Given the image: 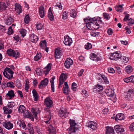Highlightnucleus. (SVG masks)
Listing matches in <instances>:
<instances>
[{
  "label": "nucleus",
  "mask_w": 134,
  "mask_h": 134,
  "mask_svg": "<svg viewBox=\"0 0 134 134\" xmlns=\"http://www.w3.org/2000/svg\"><path fill=\"white\" fill-rule=\"evenodd\" d=\"M70 127L68 129L67 131L69 134H71L72 133H74L77 130V128L75 127L76 123L75 122V121L73 120H70Z\"/></svg>",
  "instance_id": "f257e3e1"
},
{
  "label": "nucleus",
  "mask_w": 134,
  "mask_h": 134,
  "mask_svg": "<svg viewBox=\"0 0 134 134\" xmlns=\"http://www.w3.org/2000/svg\"><path fill=\"white\" fill-rule=\"evenodd\" d=\"M13 74V72L10 68H6L3 72L4 76L8 79L12 78Z\"/></svg>",
  "instance_id": "f03ea898"
},
{
  "label": "nucleus",
  "mask_w": 134,
  "mask_h": 134,
  "mask_svg": "<svg viewBox=\"0 0 134 134\" xmlns=\"http://www.w3.org/2000/svg\"><path fill=\"white\" fill-rule=\"evenodd\" d=\"M7 53L9 56L14 57L15 58H18L20 55L19 52L18 51L13 50L11 48L7 49Z\"/></svg>",
  "instance_id": "7ed1b4c3"
},
{
  "label": "nucleus",
  "mask_w": 134,
  "mask_h": 134,
  "mask_svg": "<svg viewBox=\"0 0 134 134\" xmlns=\"http://www.w3.org/2000/svg\"><path fill=\"white\" fill-rule=\"evenodd\" d=\"M121 57V53L119 51H116L110 54L109 58L111 60H117Z\"/></svg>",
  "instance_id": "20e7f679"
},
{
  "label": "nucleus",
  "mask_w": 134,
  "mask_h": 134,
  "mask_svg": "<svg viewBox=\"0 0 134 134\" xmlns=\"http://www.w3.org/2000/svg\"><path fill=\"white\" fill-rule=\"evenodd\" d=\"M47 132L48 134H56V131L55 128L50 124L46 127Z\"/></svg>",
  "instance_id": "39448f33"
},
{
  "label": "nucleus",
  "mask_w": 134,
  "mask_h": 134,
  "mask_svg": "<svg viewBox=\"0 0 134 134\" xmlns=\"http://www.w3.org/2000/svg\"><path fill=\"white\" fill-rule=\"evenodd\" d=\"M44 104L47 107L50 108L53 105V102L50 98L47 97L44 100Z\"/></svg>",
  "instance_id": "423d86ee"
},
{
  "label": "nucleus",
  "mask_w": 134,
  "mask_h": 134,
  "mask_svg": "<svg viewBox=\"0 0 134 134\" xmlns=\"http://www.w3.org/2000/svg\"><path fill=\"white\" fill-rule=\"evenodd\" d=\"M72 41L71 38L69 36L66 35L64 37V43L66 45L70 46L72 43Z\"/></svg>",
  "instance_id": "0eeeda50"
},
{
  "label": "nucleus",
  "mask_w": 134,
  "mask_h": 134,
  "mask_svg": "<svg viewBox=\"0 0 134 134\" xmlns=\"http://www.w3.org/2000/svg\"><path fill=\"white\" fill-rule=\"evenodd\" d=\"M46 43V41L45 40L41 41L40 43V48L43 49H44L47 52H48V48L47 47Z\"/></svg>",
  "instance_id": "6e6552de"
},
{
  "label": "nucleus",
  "mask_w": 134,
  "mask_h": 134,
  "mask_svg": "<svg viewBox=\"0 0 134 134\" xmlns=\"http://www.w3.org/2000/svg\"><path fill=\"white\" fill-rule=\"evenodd\" d=\"M103 86L99 84H97L93 88V91L95 92H98V93L100 94V92L103 90Z\"/></svg>",
  "instance_id": "1a4fd4ad"
},
{
  "label": "nucleus",
  "mask_w": 134,
  "mask_h": 134,
  "mask_svg": "<svg viewBox=\"0 0 134 134\" xmlns=\"http://www.w3.org/2000/svg\"><path fill=\"white\" fill-rule=\"evenodd\" d=\"M48 80L47 78H45L43 80L41 81L40 83L38 85L39 88L42 89L43 86H47Z\"/></svg>",
  "instance_id": "9d476101"
},
{
  "label": "nucleus",
  "mask_w": 134,
  "mask_h": 134,
  "mask_svg": "<svg viewBox=\"0 0 134 134\" xmlns=\"http://www.w3.org/2000/svg\"><path fill=\"white\" fill-rule=\"evenodd\" d=\"M73 64V60L70 58L66 59L64 63L65 67L67 68H69Z\"/></svg>",
  "instance_id": "9b49d317"
},
{
  "label": "nucleus",
  "mask_w": 134,
  "mask_h": 134,
  "mask_svg": "<svg viewBox=\"0 0 134 134\" xmlns=\"http://www.w3.org/2000/svg\"><path fill=\"white\" fill-rule=\"evenodd\" d=\"M105 92L109 97H112L114 95V91L111 88H109L106 89Z\"/></svg>",
  "instance_id": "f8f14e48"
},
{
  "label": "nucleus",
  "mask_w": 134,
  "mask_h": 134,
  "mask_svg": "<svg viewBox=\"0 0 134 134\" xmlns=\"http://www.w3.org/2000/svg\"><path fill=\"white\" fill-rule=\"evenodd\" d=\"M3 126L6 129L10 130L13 128V125L9 121H5L3 123Z\"/></svg>",
  "instance_id": "ddd939ff"
},
{
  "label": "nucleus",
  "mask_w": 134,
  "mask_h": 134,
  "mask_svg": "<svg viewBox=\"0 0 134 134\" xmlns=\"http://www.w3.org/2000/svg\"><path fill=\"white\" fill-rule=\"evenodd\" d=\"M59 116L61 117L65 118L67 114L66 111L63 108L60 109L58 112Z\"/></svg>",
  "instance_id": "4468645a"
},
{
  "label": "nucleus",
  "mask_w": 134,
  "mask_h": 134,
  "mask_svg": "<svg viewBox=\"0 0 134 134\" xmlns=\"http://www.w3.org/2000/svg\"><path fill=\"white\" fill-rule=\"evenodd\" d=\"M14 21L13 18L9 16L5 20V23L7 25H9L14 22Z\"/></svg>",
  "instance_id": "2eb2a0df"
},
{
  "label": "nucleus",
  "mask_w": 134,
  "mask_h": 134,
  "mask_svg": "<svg viewBox=\"0 0 134 134\" xmlns=\"http://www.w3.org/2000/svg\"><path fill=\"white\" fill-rule=\"evenodd\" d=\"M27 129H28L29 133L30 134H34L35 132L32 125L31 123H29L27 124Z\"/></svg>",
  "instance_id": "dca6fc26"
},
{
  "label": "nucleus",
  "mask_w": 134,
  "mask_h": 134,
  "mask_svg": "<svg viewBox=\"0 0 134 134\" xmlns=\"http://www.w3.org/2000/svg\"><path fill=\"white\" fill-rule=\"evenodd\" d=\"M39 14L42 18H44L45 15L44 8L43 6H40L39 10Z\"/></svg>",
  "instance_id": "f3484780"
},
{
  "label": "nucleus",
  "mask_w": 134,
  "mask_h": 134,
  "mask_svg": "<svg viewBox=\"0 0 134 134\" xmlns=\"http://www.w3.org/2000/svg\"><path fill=\"white\" fill-rule=\"evenodd\" d=\"M87 126L93 130H95L97 128V124L95 122L91 121L87 123Z\"/></svg>",
  "instance_id": "a211bd4d"
},
{
  "label": "nucleus",
  "mask_w": 134,
  "mask_h": 134,
  "mask_svg": "<svg viewBox=\"0 0 134 134\" xmlns=\"http://www.w3.org/2000/svg\"><path fill=\"white\" fill-rule=\"evenodd\" d=\"M31 111L33 114L34 117H36L37 114L40 112L39 108H32Z\"/></svg>",
  "instance_id": "6ab92c4d"
},
{
  "label": "nucleus",
  "mask_w": 134,
  "mask_h": 134,
  "mask_svg": "<svg viewBox=\"0 0 134 134\" xmlns=\"http://www.w3.org/2000/svg\"><path fill=\"white\" fill-rule=\"evenodd\" d=\"M124 115L121 113L118 114L115 119L116 121H117L118 120H124Z\"/></svg>",
  "instance_id": "aec40b11"
},
{
  "label": "nucleus",
  "mask_w": 134,
  "mask_h": 134,
  "mask_svg": "<svg viewBox=\"0 0 134 134\" xmlns=\"http://www.w3.org/2000/svg\"><path fill=\"white\" fill-rule=\"evenodd\" d=\"M67 75L66 74L62 73L60 76L59 81L61 82V84H63L67 78Z\"/></svg>",
  "instance_id": "412c9836"
},
{
  "label": "nucleus",
  "mask_w": 134,
  "mask_h": 134,
  "mask_svg": "<svg viewBox=\"0 0 134 134\" xmlns=\"http://www.w3.org/2000/svg\"><path fill=\"white\" fill-rule=\"evenodd\" d=\"M84 20L86 22V25L88 28L89 30L92 29L91 27L92 28L93 23H91L90 21L89 22L87 18L84 19Z\"/></svg>",
  "instance_id": "4be33fe9"
},
{
  "label": "nucleus",
  "mask_w": 134,
  "mask_h": 134,
  "mask_svg": "<svg viewBox=\"0 0 134 134\" xmlns=\"http://www.w3.org/2000/svg\"><path fill=\"white\" fill-rule=\"evenodd\" d=\"M15 6V11L17 13L20 14L22 12L21 6L18 3H16Z\"/></svg>",
  "instance_id": "5701e85b"
},
{
  "label": "nucleus",
  "mask_w": 134,
  "mask_h": 134,
  "mask_svg": "<svg viewBox=\"0 0 134 134\" xmlns=\"http://www.w3.org/2000/svg\"><path fill=\"white\" fill-rule=\"evenodd\" d=\"M30 39L31 41L33 43H36L38 40L37 36L34 34H32L30 35Z\"/></svg>",
  "instance_id": "b1692460"
},
{
  "label": "nucleus",
  "mask_w": 134,
  "mask_h": 134,
  "mask_svg": "<svg viewBox=\"0 0 134 134\" xmlns=\"http://www.w3.org/2000/svg\"><path fill=\"white\" fill-rule=\"evenodd\" d=\"M106 134H114V130L113 127L108 126L106 127Z\"/></svg>",
  "instance_id": "393cba45"
},
{
  "label": "nucleus",
  "mask_w": 134,
  "mask_h": 134,
  "mask_svg": "<svg viewBox=\"0 0 134 134\" xmlns=\"http://www.w3.org/2000/svg\"><path fill=\"white\" fill-rule=\"evenodd\" d=\"M61 50L59 48H57L55 50V55L56 58H59L61 55Z\"/></svg>",
  "instance_id": "a878e982"
},
{
  "label": "nucleus",
  "mask_w": 134,
  "mask_h": 134,
  "mask_svg": "<svg viewBox=\"0 0 134 134\" xmlns=\"http://www.w3.org/2000/svg\"><path fill=\"white\" fill-rule=\"evenodd\" d=\"M114 129L117 132H122L124 131V128L122 126L116 125L114 126Z\"/></svg>",
  "instance_id": "bb28decb"
},
{
  "label": "nucleus",
  "mask_w": 134,
  "mask_h": 134,
  "mask_svg": "<svg viewBox=\"0 0 134 134\" xmlns=\"http://www.w3.org/2000/svg\"><path fill=\"white\" fill-rule=\"evenodd\" d=\"M51 64L49 63L44 68V72L46 75L51 70Z\"/></svg>",
  "instance_id": "cd10ccee"
},
{
  "label": "nucleus",
  "mask_w": 134,
  "mask_h": 134,
  "mask_svg": "<svg viewBox=\"0 0 134 134\" xmlns=\"http://www.w3.org/2000/svg\"><path fill=\"white\" fill-rule=\"evenodd\" d=\"M48 17L49 19L51 21L54 20V16L52 11V9L51 7H50L48 10Z\"/></svg>",
  "instance_id": "c85d7f7f"
},
{
  "label": "nucleus",
  "mask_w": 134,
  "mask_h": 134,
  "mask_svg": "<svg viewBox=\"0 0 134 134\" xmlns=\"http://www.w3.org/2000/svg\"><path fill=\"white\" fill-rule=\"evenodd\" d=\"M88 20L89 21V22L90 21L92 23H94L97 21H100V22H102V21L100 20V18L99 17H98L97 18L94 17L92 18H90L88 19Z\"/></svg>",
  "instance_id": "c756f323"
},
{
  "label": "nucleus",
  "mask_w": 134,
  "mask_h": 134,
  "mask_svg": "<svg viewBox=\"0 0 134 134\" xmlns=\"http://www.w3.org/2000/svg\"><path fill=\"white\" fill-rule=\"evenodd\" d=\"M7 106L4 107L3 109L5 114H10L12 112V110Z\"/></svg>",
  "instance_id": "7c9ffc66"
},
{
  "label": "nucleus",
  "mask_w": 134,
  "mask_h": 134,
  "mask_svg": "<svg viewBox=\"0 0 134 134\" xmlns=\"http://www.w3.org/2000/svg\"><path fill=\"white\" fill-rule=\"evenodd\" d=\"M90 58L91 60L96 61H98L100 60V59L94 53L92 54L90 56Z\"/></svg>",
  "instance_id": "2f4dec72"
},
{
  "label": "nucleus",
  "mask_w": 134,
  "mask_h": 134,
  "mask_svg": "<svg viewBox=\"0 0 134 134\" xmlns=\"http://www.w3.org/2000/svg\"><path fill=\"white\" fill-rule=\"evenodd\" d=\"M7 8V6L6 5V3L3 2H0V11L2 12L3 10H6Z\"/></svg>",
  "instance_id": "473e14b6"
},
{
  "label": "nucleus",
  "mask_w": 134,
  "mask_h": 134,
  "mask_svg": "<svg viewBox=\"0 0 134 134\" xmlns=\"http://www.w3.org/2000/svg\"><path fill=\"white\" fill-rule=\"evenodd\" d=\"M32 93L34 98V100L35 101H37L38 98V96L36 91L34 89L32 91Z\"/></svg>",
  "instance_id": "72a5a7b5"
},
{
  "label": "nucleus",
  "mask_w": 134,
  "mask_h": 134,
  "mask_svg": "<svg viewBox=\"0 0 134 134\" xmlns=\"http://www.w3.org/2000/svg\"><path fill=\"white\" fill-rule=\"evenodd\" d=\"M6 96H7V97H9L10 99H11L14 97L15 94L14 92L12 90H10L8 91Z\"/></svg>",
  "instance_id": "f704fd0d"
},
{
  "label": "nucleus",
  "mask_w": 134,
  "mask_h": 134,
  "mask_svg": "<svg viewBox=\"0 0 134 134\" xmlns=\"http://www.w3.org/2000/svg\"><path fill=\"white\" fill-rule=\"evenodd\" d=\"M100 76L103 79L104 82L106 84H108L109 83V82L107 78V77L106 76H105L103 74H101Z\"/></svg>",
  "instance_id": "c9c22d12"
},
{
  "label": "nucleus",
  "mask_w": 134,
  "mask_h": 134,
  "mask_svg": "<svg viewBox=\"0 0 134 134\" xmlns=\"http://www.w3.org/2000/svg\"><path fill=\"white\" fill-rule=\"evenodd\" d=\"M26 109L25 107L23 105H20L18 108V111L19 113H22L25 112Z\"/></svg>",
  "instance_id": "e433bc0d"
},
{
  "label": "nucleus",
  "mask_w": 134,
  "mask_h": 134,
  "mask_svg": "<svg viewBox=\"0 0 134 134\" xmlns=\"http://www.w3.org/2000/svg\"><path fill=\"white\" fill-rule=\"evenodd\" d=\"M125 70L127 73L129 74L132 72V69L131 66L128 65L125 68Z\"/></svg>",
  "instance_id": "4c0bfd02"
},
{
  "label": "nucleus",
  "mask_w": 134,
  "mask_h": 134,
  "mask_svg": "<svg viewBox=\"0 0 134 134\" xmlns=\"http://www.w3.org/2000/svg\"><path fill=\"white\" fill-rule=\"evenodd\" d=\"M42 57V54L40 53H37L36 54V55L34 57V60L36 61H37L41 59Z\"/></svg>",
  "instance_id": "58836bf2"
},
{
  "label": "nucleus",
  "mask_w": 134,
  "mask_h": 134,
  "mask_svg": "<svg viewBox=\"0 0 134 134\" xmlns=\"http://www.w3.org/2000/svg\"><path fill=\"white\" fill-rule=\"evenodd\" d=\"M115 8L116 10L118 12H122L123 10L122 6L120 5H116Z\"/></svg>",
  "instance_id": "ea45409f"
},
{
  "label": "nucleus",
  "mask_w": 134,
  "mask_h": 134,
  "mask_svg": "<svg viewBox=\"0 0 134 134\" xmlns=\"http://www.w3.org/2000/svg\"><path fill=\"white\" fill-rule=\"evenodd\" d=\"M19 125L20 127L22 128V129L25 130L27 129L26 125L24 121H20Z\"/></svg>",
  "instance_id": "a19ab883"
},
{
  "label": "nucleus",
  "mask_w": 134,
  "mask_h": 134,
  "mask_svg": "<svg viewBox=\"0 0 134 134\" xmlns=\"http://www.w3.org/2000/svg\"><path fill=\"white\" fill-rule=\"evenodd\" d=\"M134 94V91L133 89H130L129 90L127 93V96L128 98H129L131 97L132 95H133Z\"/></svg>",
  "instance_id": "79ce46f5"
},
{
  "label": "nucleus",
  "mask_w": 134,
  "mask_h": 134,
  "mask_svg": "<svg viewBox=\"0 0 134 134\" xmlns=\"http://www.w3.org/2000/svg\"><path fill=\"white\" fill-rule=\"evenodd\" d=\"M76 16V13L75 10L74 9L71 10V11L70 13V16L71 17L74 18H75Z\"/></svg>",
  "instance_id": "37998d69"
},
{
  "label": "nucleus",
  "mask_w": 134,
  "mask_h": 134,
  "mask_svg": "<svg viewBox=\"0 0 134 134\" xmlns=\"http://www.w3.org/2000/svg\"><path fill=\"white\" fill-rule=\"evenodd\" d=\"M19 32L21 34V36L23 37H24L26 35L27 33V31L25 29H22L19 31Z\"/></svg>",
  "instance_id": "c03bdc74"
},
{
  "label": "nucleus",
  "mask_w": 134,
  "mask_h": 134,
  "mask_svg": "<svg viewBox=\"0 0 134 134\" xmlns=\"http://www.w3.org/2000/svg\"><path fill=\"white\" fill-rule=\"evenodd\" d=\"M45 117L46 118H47V119L46 121H44V122L47 124H49L50 123V120L51 118V115L45 116Z\"/></svg>",
  "instance_id": "a18cd8bd"
},
{
  "label": "nucleus",
  "mask_w": 134,
  "mask_h": 134,
  "mask_svg": "<svg viewBox=\"0 0 134 134\" xmlns=\"http://www.w3.org/2000/svg\"><path fill=\"white\" fill-rule=\"evenodd\" d=\"M99 27V24L98 23V22L96 21L94 23H93L92 28L95 30H96Z\"/></svg>",
  "instance_id": "49530a36"
},
{
  "label": "nucleus",
  "mask_w": 134,
  "mask_h": 134,
  "mask_svg": "<svg viewBox=\"0 0 134 134\" xmlns=\"http://www.w3.org/2000/svg\"><path fill=\"white\" fill-rule=\"evenodd\" d=\"M7 87L11 88H14V84L12 81H10L7 83Z\"/></svg>",
  "instance_id": "de8ad7c7"
},
{
  "label": "nucleus",
  "mask_w": 134,
  "mask_h": 134,
  "mask_svg": "<svg viewBox=\"0 0 134 134\" xmlns=\"http://www.w3.org/2000/svg\"><path fill=\"white\" fill-rule=\"evenodd\" d=\"M92 46L91 44L87 43L85 46V48L86 49H89L92 48Z\"/></svg>",
  "instance_id": "09e8293b"
},
{
  "label": "nucleus",
  "mask_w": 134,
  "mask_h": 134,
  "mask_svg": "<svg viewBox=\"0 0 134 134\" xmlns=\"http://www.w3.org/2000/svg\"><path fill=\"white\" fill-rule=\"evenodd\" d=\"M99 35V32L95 31H92L91 32V35L93 37L98 36Z\"/></svg>",
  "instance_id": "8fccbe9b"
},
{
  "label": "nucleus",
  "mask_w": 134,
  "mask_h": 134,
  "mask_svg": "<svg viewBox=\"0 0 134 134\" xmlns=\"http://www.w3.org/2000/svg\"><path fill=\"white\" fill-rule=\"evenodd\" d=\"M103 16L104 18L107 20H108L110 18V16L109 14L105 13H103Z\"/></svg>",
  "instance_id": "3c124183"
},
{
  "label": "nucleus",
  "mask_w": 134,
  "mask_h": 134,
  "mask_svg": "<svg viewBox=\"0 0 134 134\" xmlns=\"http://www.w3.org/2000/svg\"><path fill=\"white\" fill-rule=\"evenodd\" d=\"M76 84L74 82L72 84L71 88L72 90L74 91H75L76 90Z\"/></svg>",
  "instance_id": "603ef678"
},
{
  "label": "nucleus",
  "mask_w": 134,
  "mask_h": 134,
  "mask_svg": "<svg viewBox=\"0 0 134 134\" xmlns=\"http://www.w3.org/2000/svg\"><path fill=\"white\" fill-rule=\"evenodd\" d=\"M49 108L47 107L44 109V110L46 113V114L47 115V116H48V115H51V111Z\"/></svg>",
  "instance_id": "864d4df0"
},
{
  "label": "nucleus",
  "mask_w": 134,
  "mask_h": 134,
  "mask_svg": "<svg viewBox=\"0 0 134 134\" xmlns=\"http://www.w3.org/2000/svg\"><path fill=\"white\" fill-rule=\"evenodd\" d=\"M66 87H63V91L64 93L66 94H68L69 91V88H66Z\"/></svg>",
  "instance_id": "5fc2aeb1"
},
{
  "label": "nucleus",
  "mask_w": 134,
  "mask_h": 134,
  "mask_svg": "<svg viewBox=\"0 0 134 134\" xmlns=\"http://www.w3.org/2000/svg\"><path fill=\"white\" fill-rule=\"evenodd\" d=\"M68 12L66 11H65L63 13L62 18L63 19H66L68 17Z\"/></svg>",
  "instance_id": "6e6d98bb"
},
{
  "label": "nucleus",
  "mask_w": 134,
  "mask_h": 134,
  "mask_svg": "<svg viewBox=\"0 0 134 134\" xmlns=\"http://www.w3.org/2000/svg\"><path fill=\"white\" fill-rule=\"evenodd\" d=\"M15 105V103L13 102H10L8 103L7 106L9 107V108H12Z\"/></svg>",
  "instance_id": "4d7b16f0"
},
{
  "label": "nucleus",
  "mask_w": 134,
  "mask_h": 134,
  "mask_svg": "<svg viewBox=\"0 0 134 134\" xmlns=\"http://www.w3.org/2000/svg\"><path fill=\"white\" fill-rule=\"evenodd\" d=\"M36 73L38 75H41L42 74V72L40 69H37L35 70Z\"/></svg>",
  "instance_id": "13d9d810"
},
{
  "label": "nucleus",
  "mask_w": 134,
  "mask_h": 134,
  "mask_svg": "<svg viewBox=\"0 0 134 134\" xmlns=\"http://www.w3.org/2000/svg\"><path fill=\"white\" fill-rule=\"evenodd\" d=\"M30 17L28 15H26L24 18V21L26 24H28L29 23L30 20Z\"/></svg>",
  "instance_id": "bf43d9fd"
},
{
  "label": "nucleus",
  "mask_w": 134,
  "mask_h": 134,
  "mask_svg": "<svg viewBox=\"0 0 134 134\" xmlns=\"http://www.w3.org/2000/svg\"><path fill=\"white\" fill-rule=\"evenodd\" d=\"M129 20L128 25L129 26L133 25L134 24V20L131 18Z\"/></svg>",
  "instance_id": "052dcab7"
},
{
  "label": "nucleus",
  "mask_w": 134,
  "mask_h": 134,
  "mask_svg": "<svg viewBox=\"0 0 134 134\" xmlns=\"http://www.w3.org/2000/svg\"><path fill=\"white\" fill-rule=\"evenodd\" d=\"M131 27L130 26H126L125 28V29L126 31V33L127 34H130L131 33V31L130 30Z\"/></svg>",
  "instance_id": "680f3d73"
},
{
  "label": "nucleus",
  "mask_w": 134,
  "mask_h": 134,
  "mask_svg": "<svg viewBox=\"0 0 134 134\" xmlns=\"http://www.w3.org/2000/svg\"><path fill=\"white\" fill-rule=\"evenodd\" d=\"M121 59H122L123 62L125 63H127L129 61V60L128 58L126 57H123L121 58Z\"/></svg>",
  "instance_id": "e2e57ef3"
},
{
  "label": "nucleus",
  "mask_w": 134,
  "mask_h": 134,
  "mask_svg": "<svg viewBox=\"0 0 134 134\" xmlns=\"http://www.w3.org/2000/svg\"><path fill=\"white\" fill-rule=\"evenodd\" d=\"M36 26L37 30H41L43 28V25L41 23H39L37 24Z\"/></svg>",
  "instance_id": "0e129e2a"
},
{
  "label": "nucleus",
  "mask_w": 134,
  "mask_h": 134,
  "mask_svg": "<svg viewBox=\"0 0 134 134\" xmlns=\"http://www.w3.org/2000/svg\"><path fill=\"white\" fill-rule=\"evenodd\" d=\"M108 71L109 72L111 73H113L115 72V71L114 69L111 67H109L108 68Z\"/></svg>",
  "instance_id": "69168bd1"
},
{
  "label": "nucleus",
  "mask_w": 134,
  "mask_h": 134,
  "mask_svg": "<svg viewBox=\"0 0 134 134\" xmlns=\"http://www.w3.org/2000/svg\"><path fill=\"white\" fill-rule=\"evenodd\" d=\"M129 14H126L125 16V17L124 18L123 20L124 21H126L127 20H129Z\"/></svg>",
  "instance_id": "338daca9"
},
{
  "label": "nucleus",
  "mask_w": 134,
  "mask_h": 134,
  "mask_svg": "<svg viewBox=\"0 0 134 134\" xmlns=\"http://www.w3.org/2000/svg\"><path fill=\"white\" fill-rule=\"evenodd\" d=\"M129 129L131 131H133L134 130V123L131 124L130 125Z\"/></svg>",
  "instance_id": "774afa93"
}]
</instances>
